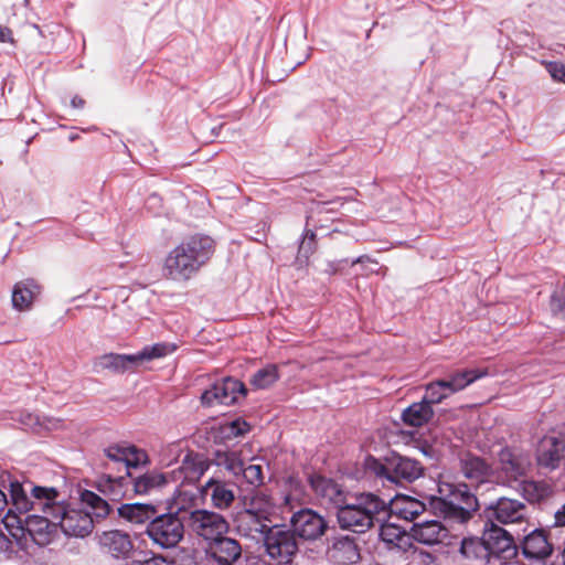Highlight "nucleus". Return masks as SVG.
Listing matches in <instances>:
<instances>
[{"label":"nucleus","mask_w":565,"mask_h":565,"mask_svg":"<svg viewBox=\"0 0 565 565\" xmlns=\"http://www.w3.org/2000/svg\"><path fill=\"white\" fill-rule=\"evenodd\" d=\"M492 565H503L516 557L518 551L511 533L492 523L483 533Z\"/></svg>","instance_id":"obj_8"},{"label":"nucleus","mask_w":565,"mask_h":565,"mask_svg":"<svg viewBox=\"0 0 565 565\" xmlns=\"http://www.w3.org/2000/svg\"><path fill=\"white\" fill-rule=\"evenodd\" d=\"M555 522H554V529L565 526V504H563L556 512H555Z\"/></svg>","instance_id":"obj_54"},{"label":"nucleus","mask_w":565,"mask_h":565,"mask_svg":"<svg viewBox=\"0 0 565 565\" xmlns=\"http://www.w3.org/2000/svg\"><path fill=\"white\" fill-rule=\"evenodd\" d=\"M10 495L12 505L20 513L29 511L46 513L57 520L60 527L65 535L84 537L93 527V518L89 512L74 509L58 500V492L55 488L32 487L29 495L24 487L19 482L10 483Z\"/></svg>","instance_id":"obj_1"},{"label":"nucleus","mask_w":565,"mask_h":565,"mask_svg":"<svg viewBox=\"0 0 565 565\" xmlns=\"http://www.w3.org/2000/svg\"><path fill=\"white\" fill-rule=\"evenodd\" d=\"M8 507V499L3 491L0 490V519H2V522L4 523L6 527L9 530L10 527H13L14 520L17 519V515L11 513V510H7Z\"/></svg>","instance_id":"obj_47"},{"label":"nucleus","mask_w":565,"mask_h":565,"mask_svg":"<svg viewBox=\"0 0 565 565\" xmlns=\"http://www.w3.org/2000/svg\"><path fill=\"white\" fill-rule=\"evenodd\" d=\"M565 450V429L550 431L539 443L536 450L537 463L547 469H556Z\"/></svg>","instance_id":"obj_14"},{"label":"nucleus","mask_w":565,"mask_h":565,"mask_svg":"<svg viewBox=\"0 0 565 565\" xmlns=\"http://www.w3.org/2000/svg\"><path fill=\"white\" fill-rule=\"evenodd\" d=\"M486 516L492 523L523 524L527 522V507L519 500L502 497L484 510Z\"/></svg>","instance_id":"obj_11"},{"label":"nucleus","mask_w":565,"mask_h":565,"mask_svg":"<svg viewBox=\"0 0 565 565\" xmlns=\"http://www.w3.org/2000/svg\"><path fill=\"white\" fill-rule=\"evenodd\" d=\"M147 533L156 544L169 548L181 541L184 534V525L175 514H162L150 521Z\"/></svg>","instance_id":"obj_9"},{"label":"nucleus","mask_w":565,"mask_h":565,"mask_svg":"<svg viewBox=\"0 0 565 565\" xmlns=\"http://www.w3.org/2000/svg\"><path fill=\"white\" fill-rule=\"evenodd\" d=\"M83 501L89 504L97 515H103L108 512V504L105 500L90 491L83 493Z\"/></svg>","instance_id":"obj_45"},{"label":"nucleus","mask_w":565,"mask_h":565,"mask_svg":"<svg viewBox=\"0 0 565 565\" xmlns=\"http://www.w3.org/2000/svg\"><path fill=\"white\" fill-rule=\"evenodd\" d=\"M274 502L271 498L264 492H256L252 495L249 501L246 503V510L253 512L256 515H259L260 519L269 520V515L274 511Z\"/></svg>","instance_id":"obj_36"},{"label":"nucleus","mask_w":565,"mask_h":565,"mask_svg":"<svg viewBox=\"0 0 565 565\" xmlns=\"http://www.w3.org/2000/svg\"><path fill=\"white\" fill-rule=\"evenodd\" d=\"M310 486L315 493L326 503H332L337 507L343 503V492L333 480L322 476H312L310 478Z\"/></svg>","instance_id":"obj_26"},{"label":"nucleus","mask_w":565,"mask_h":565,"mask_svg":"<svg viewBox=\"0 0 565 565\" xmlns=\"http://www.w3.org/2000/svg\"><path fill=\"white\" fill-rule=\"evenodd\" d=\"M518 489L530 502H540L551 494L550 486L541 481L521 480Z\"/></svg>","instance_id":"obj_34"},{"label":"nucleus","mask_w":565,"mask_h":565,"mask_svg":"<svg viewBox=\"0 0 565 565\" xmlns=\"http://www.w3.org/2000/svg\"><path fill=\"white\" fill-rule=\"evenodd\" d=\"M99 543L105 552L116 558L127 557L134 547L130 536L118 530L104 532Z\"/></svg>","instance_id":"obj_22"},{"label":"nucleus","mask_w":565,"mask_h":565,"mask_svg":"<svg viewBox=\"0 0 565 565\" xmlns=\"http://www.w3.org/2000/svg\"><path fill=\"white\" fill-rule=\"evenodd\" d=\"M387 502L373 493H360L352 502L338 505L337 518L342 529L362 533L373 525L380 513L386 511Z\"/></svg>","instance_id":"obj_4"},{"label":"nucleus","mask_w":565,"mask_h":565,"mask_svg":"<svg viewBox=\"0 0 565 565\" xmlns=\"http://www.w3.org/2000/svg\"><path fill=\"white\" fill-rule=\"evenodd\" d=\"M278 379V367L269 364L256 371L250 377L249 383L256 390H266L276 383Z\"/></svg>","instance_id":"obj_37"},{"label":"nucleus","mask_w":565,"mask_h":565,"mask_svg":"<svg viewBox=\"0 0 565 565\" xmlns=\"http://www.w3.org/2000/svg\"><path fill=\"white\" fill-rule=\"evenodd\" d=\"M449 393L444 388L440 381H435L426 386V394L424 399L431 406V404H438L447 398Z\"/></svg>","instance_id":"obj_41"},{"label":"nucleus","mask_w":565,"mask_h":565,"mask_svg":"<svg viewBox=\"0 0 565 565\" xmlns=\"http://www.w3.org/2000/svg\"><path fill=\"white\" fill-rule=\"evenodd\" d=\"M201 493L206 497L209 495L213 507L220 510L230 508L235 500V493L232 487L215 478L207 480Z\"/></svg>","instance_id":"obj_20"},{"label":"nucleus","mask_w":565,"mask_h":565,"mask_svg":"<svg viewBox=\"0 0 565 565\" xmlns=\"http://www.w3.org/2000/svg\"><path fill=\"white\" fill-rule=\"evenodd\" d=\"M380 539L385 548L396 556L398 565H407L409 555L414 554L411 534L393 523H384L380 527Z\"/></svg>","instance_id":"obj_12"},{"label":"nucleus","mask_w":565,"mask_h":565,"mask_svg":"<svg viewBox=\"0 0 565 565\" xmlns=\"http://www.w3.org/2000/svg\"><path fill=\"white\" fill-rule=\"evenodd\" d=\"M328 554L330 559L338 565L353 564L360 557L355 543L349 537L337 540Z\"/></svg>","instance_id":"obj_28"},{"label":"nucleus","mask_w":565,"mask_h":565,"mask_svg":"<svg viewBox=\"0 0 565 565\" xmlns=\"http://www.w3.org/2000/svg\"><path fill=\"white\" fill-rule=\"evenodd\" d=\"M264 544L268 555L281 564L290 563L298 551L294 532L285 525H273L268 529Z\"/></svg>","instance_id":"obj_7"},{"label":"nucleus","mask_w":565,"mask_h":565,"mask_svg":"<svg viewBox=\"0 0 565 565\" xmlns=\"http://www.w3.org/2000/svg\"><path fill=\"white\" fill-rule=\"evenodd\" d=\"M209 552L220 565H232L242 554L239 543L231 537L221 535L210 543Z\"/></svg>","instance_id":"obj_19"},{"label":"nucleus","mask_w":565,"mask_h":565,"mask_svg":"<svg viewBox=\"0 0 565 565\" xmlns=\"http://www.w3.org/2000/svg\"><path fill=\"white\" fill-rule=\"evenodd\" d=\"M148 461V456L145 450L137 448L136 446H126V459L125 463L127 467H138L145 465Z\"/></svg>","instance_id":"obj_42"},{"label":"nucleus","mask_w":565,"mask_h":565,"mask_svg":"<svg viewBox=\"0 0 565 565\" xmlns=\"http://www.w3.org/2000/svg\"><path fill=\"white\" fill-rule=\"evenodd\" d=\"M63 427V420L56 417L42 416L40 417V431L42 430H57Z\"/></svg>","instance_id":"obj_50"},{"label":"nucleus","mask_w":565,"mask_h":565,"mask_svg":"<svg viewBox=\"0 0 565 565\" xmlns=\"http://www.w3.org/2000/svg\"><path fill=\"white\" fill-rule=\"evenodd\" d=\"M460 565H487L491 564L490 552L483 539H463L457 558Z\"/></svg>","instance_id":"obj_17"},{"label":"nucleus","mask_w":565,"mask_h":565,"mask_svg":"<svg viewBox=\"0 0 565 565\" xmlns=\"http://www.w3.org/2000/svg\"><path fill=\"white\" fill-rule=\"evenodd\" d=\"M245 565H270L264 558L258 555H247L245 558Z\"/></svg>","instance_id":"obj_55"},{"label":"nucleus","mask_w":565,"mask_h":565,"mask_svg":"<svg viewBox=\"0 0 565 565\" xmlns=\"http://www.w3.org/2000/svg\"><path fill=\"white\" fill-rule=\"evenodd\" d=\"M487 375L486 370H462L454 373L448 380H439L449 395L457 393L476 380Z\"/></svg>","instance_id":"obj_31"},{"label":"nucleus","mask_w":565,"mask_h":565,"mask_svg":"<svg viewBox=\"0 0 565 565\" xmlns=\"http://www.w3.org/2000/svg\"><path fill=\"white\" fill-rule=\"evenodd\" d=\"M461 471L471 483L481 484L492 477L491 467L480 457L467 454L460 459Z\"/></svg>","instance_id":"obj_24"},{"label":"nucleus","mask_w":565,"mask_h":565,"mask_svg":"<svg viewBox=\"0 0 565 565\" xmlns=\"http://www.w3.org/2000/svg\"><path fill=\"white\" fill-rule=\"evenodd\" d=\"M365 263H369V264H371V265H373V266H376V265H377V263H376V262L372 260V259H371L370 257H367V256H360V257H358L356 259H354V260L352 262V265H355V264H365Z\"/></svg>","instance_id":"obj_58"},{"label":"nucleus","mask_w":565,"mask_h":565,"mask_svg":"<svg viewBox=\"0 0 565 565\" xmlns=\"http://www.w3.org/2000/svg\"><path fill=\"white\" fill-rule=\"evenodd\" d=\"M563 563L565 565V547H564V551H563Z\"/></svg>","instance_id":"obj_60"},{"label":"nucleus","mask_w":565,"mask_h":565,"mask_svg":"<svg viewBox=\"0 0 565 565\" xmlns=\"http://www.w3.org/2000/svg\"><path fill=\"white\" fill-rule=\"evenodd\" d=\"M244 479L247 483L254 487H258L263 483V468L260 465L250 463L248 466L243 465V470L241 471Z\"/></svg>","instance_id":"obj_44"},{"label":"nucleus","mask_w":565,"mask_h":565,"mask_svg":"<svg viewBox=\"0 0 565 565\" xmlns=\"http://www.w3.org/2000/svg\"><path fill=\"white\" fill-rule=\"evenodd\" d=\"M248 430V425L245 422L235 420L231 424V433L234 435H242Z\"/></svg>","instance_id":"obj_53"},{"label":"nucleus","mask_w":565,"mask_h":565,"mask_svg":"<svg viewBox=\"0 0 565 565\" xmlns=\"http://www.w3.org/2000/svg\"><path fill=\"white\" fill-rule=\"evenodd\" d=\"M135 363H137L135 354L106 353L95 359L94 370L96 372L110 371L114 373H122Z\"/></svg>","instance_id":"obj_27"},{"label":"nucleus","mask_w":565,"mask_h":565,"mask_svg":"<svg viewBox=\"0 0 565 565\" xmlns=\"http://www.w3.org/2000/svg\"><path fill=\"white\" fill-rule=\"evenodd\" d=\"M161 562L162 559L153 557L145 561H134L130 565H159Z\"/></svg>","instance_id":"obj_56"},{"label":"nucleus","mask_w":565,"mask_h":565,"mask_svg":"<svg viewBox=\"0 0 565 565\" xmlns=\"http://www.w3.org/2000/svg\"><path fill=\"white\" fill-rule=\"evenodd\" d=\"M83 501L89 504L97 515H103L108 512V504L105 500L90 491L83 493Z\"/></svg>","instance_id":"obj_46"},{"label":"nucleus","mask_w":565,"mask_h":565,"mask_svg":"<svg viewBox=\"0 0 565 565\" xmlns=\"http://www.w3.org/2000/svg\"><path fill=\"white\" fill-rule=\"evenodd\" d=\"M118 513L121 518L132 523H143L156 515V510L150 504H122L118 509Z\"/></svg>","instance_id":"obj_33"},{"label":"nucleus","mask_w":565,"mask_h":565,"mask_svg":"<svg viewBox=\"0 0 565 565\" xmlns=\"http://www.w3.org/2000/svg\"><path fill=\"white\" fill-rule=\"evenodd\" d=\"M438 493L429 498V504L435 513L446 519L465 523L478 509V500L466 484L440 483Z\"/></svg>","instance_id":"obj_3"},{"label":"nucleus","mask_w":565,"mask_h":565,"mask_svg":"<svg viewBox=\"0 0 565 565\" xmlns=\"http://www.w3.org/2000/svg\"><path fill=\"white\" fill-rule=\"evenodd\" d=\"M175 350L174 345L167 343H156L151 347L143 348L140 352L136 353L137 362L143 360H152L166 356Z\"/></svg>","instance_id":"obj_39"},{"label":"nucleus","mask_w":565,"mask_h":565,"mask_svg":"<svg viewBox=\"0 0 565 565\" xmlns=\"http://www.w3.org/2000/svg\"><path fill=\"white\" fill-rule=\"evenodd\" d=\"M206 461L198 454L188 452L178 471H173L172 476L174 481L182 479V483L196 482L206 471Z\"/></svg>","instance_id":"obj_21"},{"label":"nucleus","mask_w":565,"mask_h":565,"mask_svg":"<svg viewBox=\"0 0 565 565\" xmlns=\"http://www.w3.org/2000/svg\"><path fill=\"white\" fill-rule=\"evenodd\" d=\"M543 64L554 81L565 84V64L559 62H543Z\"/></svg>","instance_id":"obj_48"},{"label":"nucleus","mask_w":565,"mask_h":565,"mask_svg":"<svg viewBox=\"0 0 565 565\" xmlns=\"http://www.w3.org/2000/svg\"><path fill=\"white\" fill-rule=\"evenodd\" d=\"M215 462L220 467H224L234 476L241 475L243 470V460L236 451H217Z\"/></svg>","instance_id":"obj_38"},{"label":"nucleus","mask_w":565,"mask_h":565,"mask_svg":"<svg viewBox=\"0 0 565 565\" xmlns=\"http://www.w3.org/2000/svg\"><path fill=\"white\" fill-rule=\"evenodd\" d=\"M551 306L554 311H563L565 309V285L554 292Z\"/></svg>","instance_id":"obj_52"},{"label":"nucleus","mask_w":565,"mask_h":565,"mask_svg":"<svg viewBox=\"0 0 565 565\" xmlns=\"http://www.w3.org/2000/svg\"><path fill=\"white\" fill-rule=\"evenodd\" d=\"M185 522L193 533L211 542L225 535L228 531V523L224 516L209 510L191 511Z\"/></svg>","instance_id":"obj_10"},{"label":"nucleus","mask_w":565,"mask_h":565,"mask_svg":"<svg viewBox=\"0 0 565 565\" xmlns=\"http://www.w3.org/2000/svg\"><path fill=\"white\" fill-rule=\"evenodd\" d=\"M196 499V491L188 488V484L181 482V487L177 489L173 497L175 509L181 512L185 511Z\"/></svg>","instance_id":"obj_40"},{"label":"nucleus","mask_w":565,"mask_h":565,"mask_svg":"<svg viewBox=\"0 0 565 565\" xmlns=\"http://www.w3.org/2000/svg\"><path fill=\"white\" fill-rule=\"evenodd\" d=\"M291 524L294 534L305 540H317L327 530L324 519L310 509H303L295 513Z\"/></svg>","instance_id":"obj_15"},{"label":"nucleus","mask_w":565,"mask_h":565,"mask_svg":"<svg viewBox=\"0 0 565 565\" xmlns=\"http://www.w3.org/2000/svg\"><path fill=\"white\" fill-rule=\"evenodd\" d=\"M11 38V30L0 25V42H7Z\"/></svg>","instance_id":"obj_57"},{"label":"nucleus","mask_w":565,"mask_h":565,"mask_svg":"<svg viewBox=\"0 0 565 565\" xmlns=\"http://www.w3.org/2000/svg\"><path fill=\"white\" fill-rule=\"evenodd\" d=\"M57 531V520L46 513L31 514L24 520L17 516L13 527L9 529L13 537L24 536L26 532L33 542L40 546L47 545Z\"/></svg>","instance_id":"obj_6"},{"label":"nucleus","mask_w":565,"mask_h":565,"mask_svg":"<svg viewBox=\"0 0 565 565\" xmlns=\"http://www.w3.org/2000/svg\"><path fill=\"white\" fill-rule=\"evenodd\" d=\"M522 550L525 557L542 559L551 555L553 543L543 530H533L524 537Z\"/></svg>","instance_id":"obj_23"},{"label":"nucleus","mask_w":565,"mask_h":565,"mask_svg":"<svg viewBox=\"0 0 565 565\" xmlns=\"http://www.w3.org/2000/svg\"><path fill=\"white\" fill-rule=\"evenodd\" d=\"M390 510L404 520H413L425 510V503L412 497L397 495L391 501Z\"/></svg>","instance_id":"obj_30"},{"label":"nucleus","mask_w":565,"mask_h":565,"mask_svg":"<svg viewBox=\"0 0 565 565\" xmlns=\"http://www.w3.org/2000/svg\"><path fill=\"white\" fill-rule=\"evenodd\" d=\"M501 470L510 480L518 481L524 477L531 468L529 454L513 448H503L499 452Z\"/></svg>","instance_id":"obj_16"},{"label":"nucleus","mask_w":565,"mask_h":565,"mask_svg":"<svg viewBox=\"0 0 565 565\" xmlns=\"http://www.w3.org/2000/svg\"><path fill=\"white\" fill-rule=\"evenodd\" d=\"M127 445H111L105 449V455L113 461L125 462Z\"/></svg>","instance_id":"obj_49"},{"label":"nucleus","mask_w":565,"mask_h":565,"mask_svg":"<svg viewBox=\"0 0 565 565\" xmlns=\"http://www.w3.org/2000/svg\"><path fill=\"white\" fill-rule=\"evenodd\" d=\"M236 522L238 530L250 537H256L257 534L265 536L267 530L271 527L269 520L260 519L259 515L246 509L238 513Z\"/></svg>","instance_id":"obj_29"},{"label":"nucleus","mask_w":565,"mask_h":565,"mask_svg":"<svg viewBox=\"0 0 565 565\" xmlns=\"http://www.w3.org/2000/svg\"><path fill=\"white\" fill-rule=\"evenodd\" d=\"M40 292L41 287L32 279L17 282L12 290L13 308L19 311L29 310Z\"/></svg>","instance_id":"obj_25"},{"label":"nucleus","mask_w":565,"mask_h":565,"mask_svg":"<svg viewBox=\"0 0 565 565\" xmlns=\"http://www.w3.org/2000/svg\"><path fill=\"white\" fill-rule=\"evenodd\" d=\"M365 468L377 478L391 483L413 482L424 472L420 462L396 454L385 457L383 462L374 457H367Z\"/></svg>","instance_id":"obj_5"},{"label":"nucleus","mask_w":565,"mask_h":565,"mask_svg":"<svg viewBox=\"0 0 565 565\" xmlns=\"http://www.w3.org/2000/svg\"><path fill=\"white\" fill-rule=\"evenodd\" d=\"M71 105L74 108H83L85 105V100L81 96H74L71 100Z\"/></svg>","instance_id":"obj_59"},{"label":"nucleus","mask_w":565,"mask_h":565,"mask_svg":"<svg viewBox=\"0 0 565 565\" xmlns=\"http://www.w3.org/2000/svg\"><path fill=\"white\" fill-rule=\"evenodd\" d=\"M21 424L26 429L40 431V416H38L35 414H32V413L23 414L21 417Z\"/></svg>","instance_id":"obj_51"},{"label":"nucleus","mask_w":565,"mask_h":565,"mask_svg":"<svg viewBox=\"0 0 565 565\" xmlns=\"http://www.w3.org/2000/svg\"><path fill=\"white\" fill-rule=\"evenodd\" d=\"M214 242L209 236H192L166 256L162 275L166 279L184 282L191 279L212 257Z\"/></svg>","instance_id":"obj_2"},{"label":"nucleus","mask_w":565,"mask_h":565,"mask_svg":"<svg viewBox=\"0 0 565 565\" xmlns=\"http://www.w3.org/2000/svg\"><path fill=\"white\" fill-rule=\"evenodd\" d=\"M245 395L246 387L244 383L233 377H226L206 390L202 394L201 401L207 406L216 404L232 405L244 398Z\"/></svg>","instance_id":"obj_13"},{"label":"nucleus","mask_w":565,"mask_h":565,"mask_svg":"<svg viewBox=\"0 0 565 565\" xmlns=\"http://www.w3.org/2000/svg\"><path fill=\"white\" fill-rule=\"evenodd\" d=\"M447 536V527L437 520L415 523L411 530V540L426 545L441 543Z\"/></svg>","instance_id":"obj_18"},{"label":"nucleus","mask_w":565,"mask_h":565,"mask_svg":"<svg viewBox=\"0 0 565 565\" xmlns=\"http://www.w3.org/2000/svg\"><path fill=\"white\" fill-rule=\"evenodd\" d=\"M369 270H370V273H376V269H375V268H373V267H372V268H370Z\"/></svg>","instance_id":"obj_61"},{"label":"nucleus","mask_w":565,"mask_h":565,"mask_svg":"<svg viewBox=\"0 0 565 565\" xmlns=\"http://www.w3.org/2000/svg\"><path fill=\"white\" fill-rule=\"evenodd\" d=\"M167 482L168 477L164 473L151 471L138 477L134 482V489L138 494H146L153 489L164 486Z\"/></svg>","instance_id":"obj_35"},{"label":"nucleus","mask_w":565,"mask_h":565,"mask_svg":"<svg viewBox=\"0 0 565 565\" xmlns=\"http://www.w3.org/2000/svg\"><path fill=\"white\" fill-rule=\"evenodd\" d=\"M182 452V444L180 441L170 443L162 447L160 451V462L170 466L173 461L178 460Z\"/></svg>","instance_id":"obj_43"},{"label":"nucleus","mask_w":565,"mask_h":565,"mask_svg":"<svg viewBox=\"0 0 565 565\" xmlns=\"http://www.w3.org/2000/svg\"><path fill=\"white\" fill-rule=\"evenodd\" d=\"M434 412L431 406L423 398L422 402L412 404L403 412V420L405 424L420 427L426 424L433 416Z\"/></svg>","instance_id":"obj_32"}]
</instances>
